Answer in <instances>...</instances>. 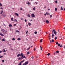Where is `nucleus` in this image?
I'll list each match as a JSON object with an SVG mask.
<instances>
[{
    "instance_id": "32",
    "label": "nucleus",
    "mask_w": 65,
    "mask_h": 65,
    "mask_svg": "<svg viewBox=\"0 0 65 65\" xmlns=\"http://www.w3.org/2000/svg\"><path fill=\"white\" fill-rule=\"evenodd\" d=\"M55 11H57V8H55Z\"/></svg>"
},
{
    "instance_id": "42",
    "label": "nucleus",
    "mask_w": 65,
    "mask_h": 65,
    "mask_svg": "<svg viewBox=\"0 0 65 65\" xmlns=\"http://www.w3.org/2000/svg\"><path fill=\"white\" fill-rule=\"evenodd\" d=\"M50 55V53H48L47 54V56H49V55Z\"/></svg>"
},
{
    "instance_id": "34",
    "label": "nucleus",
    "mask_w": 65,
    "mask_h": 65,
    "mask_svg": "<svg viewBox=\"0 0 65 65\" xmlns=\"http://www.w3.org/2000/svg\"><path fill=\"white\" fill-rule=\"evenodd\" d=\"M57 39V37H56L55 38V40H56Z\"/></svg>"
},
{
    "instance_id": "55",
    "label": "nucleus",
    "mask_w": 65,
    "mask_h": 65,
    "mask_svg": "<svg viewBox=\"0 0 65 65\" xmlns=\"http://www.w3.org/2000/svg\"><path fill=\"white\" fill-rule=\"evenodd\" d=\"M14 26H16V25H17V24H14Z\"/></svg>"
},
{
    "instance_id": "18",
    "label": "nucleus",
    "mask_w": 65,
    "mask_h": 65,
    "mask_svg": "<svg viewBox=\"0 0 65 65\" xmlns=\"http://www.w3.org/2000/svg\"><path fill=\"white\" fill-rule=\"evenodd\" d=\"M61 10H63V8L62 7H61Z\"/></svg>"
},
{
    "instance_id": "27",
    "label": "nucleus",
    "mask_w": 65,
    "mask_h": 65,
    "mask_svg": "<svg viewBox=\"0 0 65 65\" xmlns=\"http://www.w3.org/2000/svg\"><path fill=\"white\" fill-rule=\"evenodd\" d=\"M3 50H4V51H3V52H6V51L5 50V49H3Z\"/></svg>"
},
{
    "instance_id": "63",
    "label": "nucleus",
    "mask_w": 65,
    "mask_h": 65,
    "mask_svg": "<svg viewBox=\"0 0 65 65\" xmlns=\"http://www.w3.org/2000/svg\"><path fill=\"white\" fill-rule=\"evenodd\" d=\"M4 26H6V25L5 24H4Z\"/></svg>"
},
{
    "instance_id": "53",
    "label": "nucleus",
    "mask_w": 65,
    "mask_h": 65,
    "mask_svg": "<svg viewBox=\"0 0 65 65\" xmlns=\"http://www.w3.org/2000/svg\"><path fill=\"white\" fill-rule=\"evenodd\" d=\"M20 10H22V8H20Z\"/></svg>"
},
{
    "instance_id": "33",
    "label": "nucleus",
    "mask_w": 65,
    "mask_h": 65,
    "mask_svg": "<svg viewBox=\"0 0 65 65\" xmlns=\"http://www.w3.org/2000/svg\"><path fill=\"white\" fill-rule=\"evenodd\" d=\"M59 51H56V53H59Z\"/></svg>"
},
{
    "instance_id": "39",
    "label": "nucleus",
    "mask_w": 65,
    "mask_h": 65,
    "mask_svg": "<svg viewBox=\"0 0 65 65\" xmlns=\"http://www.w3.org/2000/svg\"><path fill=\"white\" fill-rule=\"evenodd\" d=\"M24 21L25 22H27V20H26V19H25Z\"/></svg>"
},
{
    "instance_id": "45",
    "label": "nucleus",
    "mask_w": 65,
    "mask_h": 65,
    "mask_svg": "<svg viewBox=\"0 0 65 65\" xmlns=\"http://www.w3.org/2000/svg\"><path fill=\"white\" fill-rule=\"evenodd\" d=\"M2 61L3 63H4V60H2Z\"/></svg>"
},
{
    "instance_id": "36",
    "label": "nucleus",
    "mask_w": 65,
    "mask_h": 65,
    "mask_svg": "<svg viewBox=\"0 0 65 65\" xmlns=\"http://www.w3.org/2000/svg\"><path fill=\"white\" fill-rule=\"evenodd\" d=\"M55 2L56 3H58V1L57 0L55 1Z\"/></svg>"
},
{
    "instance_id": "64",
    "label": "nucleus",
    "mask_w": 65,
    "mask_h": 65,
    "mask_svg": "<svg viewBox=\"0 0 65 65\" xmlns=\"http://www.w3.org/2000/svg\"><path fill=\"white\" fill-rule=\"evenodd\" d=\"M64 49H65V46L64 47Z\"/></svg>"
},
{
    "instance_id": "57",
    "label": "nucleus",
    "mask_w": 65,
    "mask_h": 65,
    "mask_svg": "<svg viewBox=\"0 0 65 65\" xmlns=\"http://www.w3.org/2000/svg\"><path fill=\"white\" fill-rule=\"evenodd\" d=\"M31 58H32V59H33V58H34V57L32 56V57H31Z\"/></svg>"
},
{
    "instance_id": "61",
    "label": "nucleus",
    "mask_w": 65,
    "mask_h": 65,
    "mask_svg": "<svg viewBox=\"0 0 65 65\" xmlns=\"http://www.w3.org/2000/svg\"><path fill=\"white\" fill-rule=\"evenodd\" d=\"M6 53H4V55H6Z\"/></svg>"
},
{
    "instance_id": "48",
    "label": "nucleus",
    "mask_w": 65,
    "mask_h": 65,
    "mask_svg": "<svg viewBox=\"0 0 65 65\" xmlns=\"http://www.w3.org/2000/svg\"><path fill=\"white\" fill-rule=\"evenodd\" d=\"M49 15L50 16V18H51V17H52V15Z\"/></svg>"
},
{
    "instance_id": "7",
    "label": "nucleus",
    "mask_w": 65,
    "mask_h": 65,
    "mask_svg": "<svg viewBox=\"0 0 65 65\" xmlns=\"http://www.w3.org/2000/svg\"><path fill=\"white\" fill-rule=\"evenodd\" d=\"M55 30L53 29V30L52 31V34H53L54 33V32H55Z\"/></svg>"
},
{
    "instance_id": "44",
    "label": "nucleus",
    "mask_w": 65,
    "mask_h": 65,
    "mask_svg": "<svg viewBox=\"0 0 65 65\" xmlns=\"http://www.w3.org/2000/svg\"><path fill=\"white\" fill-rule=\"evenodd\" d=\"M56 44H58V42H57L56 43Z\"/></svg>"
},
{
    "instance_id": "15",
    "label": "nucleus",
    "mask_w": 65,
    "mask_h": 65,
    "mask_svg": "<svg viewBox=\"0 0 65 65\" xmlns=\"http://www.w3.org/2000/svg\"><path fill=\"white\" fill-rule=\"evenodd\" d=\"M16 32H17V33H20V31H18V30H16Z\"/></svg>"
},
{
    "instance_id": "37",
    "label": "nucleus",
    "mask_w": 65,
    "mask_h": 65,
    "mask_svg": "<svg viewBox=\"0 0 65 65\" xmlns=\"http://www.w3.org/2000/svg\"><path fill=\"white\" fill-rule=\"evenodd\" d=\"M21 20H22V21H23V18H21Z\"/></svg>"
},
{
    "instance_id": "26",
    "label": "nucleus",
    "mask_w": 65,
    "mask_h": 65,
    "mask_svg": "<svg viewBox=\"0 0 65 65\" xmlns=\"http://www.w3.org/2000/svg\"><path fill=\"white\" fill-rule=\"evenodd\" d=\"M2 41H5V39H3Z\"/></svg>"
},
{
    "instance_id": "23",
    "label": "nucleus",
    "mask_w": 65,
    "mask_h": 65,
    "mask_svg": "<svg viewBox=\"0 0 65 65\" xmlns=\"http://www.w3.org/2000/svg\"><path fill=\"white\" fill-rule=\"evenodd\" d=\"M28 25L29 26H31V23H28Z\"/></svg>"
},
{
    "instance_id": "13",
    "label": "nucleus",
    "mask_w": 65,
    "mask_h": 65,
    "mask_svg": "<svg viewBox=\"0 0 65 65\" xmlns=\"http://www.w3.org/2000/svg\"><path fill=\"white\" fill-rule=\"evenodd\" d=\"M46 23L47 24H48L49 23V21L48 20H46Z\"/></svg>"
},
{
    "instance_id": "5",
    "label": "nucleus",
    "mask_w": 65,
    "mask_h": 65,
    "mask_svg": "<svg viewBox=\"0 0 65 65\" xmlns=\"http://www.w3.org/2000/svg\"><path fill=\"white\" fill-rule=\"evenodd\" d=\"M52 40H51L50 41V42H54V40L52 39Z\"/></svg>"
},
{
    "instance_id": "50",
    "label": "nucleus",
    "mask_w": 65,
    "mask_h": 65,
    "mask_svg": "<svg viewBox=\"0 0 65 65\" xmlns=\"http://www.w3.org/2000/svg\"><path fill=\"white\" fill-rule=\"evenodd\" d=\"M5 33H7V31H5Z\"/></svg>"
},
{
    "instance_id": "56",
    "label": "nucleus",
    "mask_w": 65,
    "mask_h": 65,
    "mask_svg": "<svg viewBox=\"0 0 65 65\" xmlns=\"http://www.w3.org/2000/svg\"><path fill=\"white\" fill-rule=\"evenodd\" d=\"M35 3L36 4H37V2H35Z\"/></svg>"
},
{
    "instance_id": "10",
    "label": "nucleus",
    "mask_w": 65,
    "mask_h": 65,
    "mask_svg": "<svg viewBox=\"0 0 65 65\" xmlns=\"http://www.w3.org/2000/svg\"><path fill=\"white\" fill-rule=\"evenodd\" d=\"M3 12V10H2L1 11V13H0V14H2Z\"/></svg>"
},
{
    "instance_id": "51",
    "label": "nucleus",
    "mask_w": 65,
    "mask_h": 65,
    "mask_svg": "<svg viewBox=\"0 0 65 65\" xmlns=\"http://www.w3.org/2000/svg\"><path fill=\"white\" fill-rule=\"evenodd\" d=\"M28 31H27L26 32V34H27V33H28Z\"/></svg>"
},
{
    "instance_id": "59",
    "label": "nucleus",
    "mask_w": 65,
    "mask_h": 65,
    "mask_svg": "<svg viewBox=\"0 0 65 65\" xmlns=\"http://www.w3.org/2000/svg\"><path fill=\"white\" fill-rule=\"evenodd\" d=\"M50 36H51L49 35V36H48V38H50Z\"/></svg>"
},
{
    "instance_id": "54",
    "label": "nucleus",
    "mask_w": 65,
    "mask_h": 65,
    "mask_svg": "<svg viewBox=\"0 0 65 65\" xmlns=\"http://www.w3.org/2000/svg\"><path fill=\"white\" fill-rule=\"evenodd\" d=\"M2 51H0V53H2Z\"/></svg>"
},
{
    "instance_id": "11",
    "label": "nucleus",
    "mask_w": 65,
    "mask_h": 65,
    "mask_svg": "<svg viewBox=\"0 0 65 65\" xmlns=\"http://www.w3.org/2000/svg\"><path fill=\"white\" fill-rule=\"evenodd\" d=\"M9 27H12V25H11V24H10L9 25Z\"/></svg>"
},
{
    "instance_id": "30",
    "label": "nucleus",
    "mask_w": 65,
    "mask_h": 65,
    "mask_svg": "<svg viewBox=\"0 0 65 65\" xmlns=\"http://www.w3.org/2000/svg\"><path fill=\"white\" fill-rule=\"evenodd\" d=\"M11 21H13V18H11Z\"/></svg>"
},
{
    "instance_id": "19",
    "label": "nucleus",
    "mask_w": 65,
    "mask_h": 65,
    "mask_svg": "<svg viewBox=\"0 0 65 65\" xmlns=\"http://www.w3.org/2000/svg\"><path fill=\"white\" fill-rule=\"evenodd\" d=\"M18 40H21V38H18Z\"/></svg>"
},
{
    "instance_id": "20",
    "label": "nucleus",
    "mask_w": 65,
    "mask_h": 65,
    "mask_svg": "<svg viewBox=\"0 0 65 65\" xmlns=\"http://www.w3.org/2000/svg\"><path fill=\"white\" fill-rule=\"evenodd\" d=\"M54 35L53 34H52V38H54Z\"/></svg>"
},
{
    "instance_id": "14",
    "label": "nucleus",
    "mask_w": 65,
    "mask_h": 65,
    "mask_svg": "<svg viewBox=\"0 0 65 65\" xmlns=\"http://www.w3.org/2000/svg\"><path fill=\"white\" fill-rule=\"evenodd\" d=\"M13 21L14 22H18L17 20L16 19H15Z\"/></svg>"
},
{
    "instance_id": "24",
    "label": "nucleus",
    "mask_w": 65,
    "mask_h": 65,
    "mask_svg": "<svg viewBox=\"0 0 65 65\" xmlns=\"http://www.w3.org/2000/svg\"><path fill=\"white\" fill-rule=\"evenodd\" d=\"M28 17H29V18H31V16H30V15L28 14Z\"/></svg>"
},
{
    "instance_id": "21",
    "label": "nucleus",
    "mask_w": 65,
    "mask_h": 65,
    "mask_svg": "<svg viewBox=\"0 0 65 65\" xmlns=\"http://www.w3.org/2000/svg\"><path fill=\"white\" fill-rule=\"evenodd\" d=\"M33 10H35V8L34 7L33 8Z\"/></svg>"
},
{
    "instance_id": "46",
    "label": "nucleus",
    "mask_w": 65,
    "mask_h": 65,
    "mask_svg": "<svg viewBox=\"0 0 65 65\" xmlns=\"http://www.w3.org/2000/svg\"><path fill=\"white\" fill-rule=\"evenodd\" d=\"M60 44H58V46H60Z\"/></svg>"
},
{
    "instance_id": "1",
    "label": "nucleus",
    "mask_w": 65,
    "mask_h": 65,
    "mask_svg": "<svg viewBox=\"0 0 65 65\" xmlns=\"http://www.w3.org/2000/svg\"><path fill=\"white\" fill-rule=\"evenodd\" d=\"M29 64V62L28 61L26 62L25 63L23 64V65H28Z\"/></svg>"
},
{
    "instance_id": "16",
    "label": "nucleus",
    "mask_w": 65,
    "mask_h": 65,
    "mask_svg": "<svg viewBox=\"0 0 65 65\" xmlns=\"http://www.w3.org/2000/svg\"><path fill=\"white\" fill-rule=\"evenodd\" d=\"M1 31L2 32H4L5 31V30L3 29H1Z\"/></svg>"
},
{
    "instance_id": "40",
    "label": "nucleus",
    "mask_w": 65,
    "mask_h": 65,
    "mask_svg": "<svg viewBox=\"0 0 65 65\" xmlns=\"http://www.w3.org/2000/svg\"><path fill=\"white\" fill-rule=\"evenodd\" d=\"M3 57V56H0V58H1Z\"/></svg>"
},
{
    "instance_id": "31",
    "label": "nucleus",
    "mask_w": 65,
    "mask_h": 65,
    "mask_svg": "<svg viewBox=\"0 0 65 65\" xmlns=\"http://www.w3.org/2000/svg\"><path fill=\"white\" fill-rule=\"evenodd\" d=\"M28 4V5H30V2H28L27 3Z\"/></svg>"
},
{
    "instance_id": "58",
    "label": "nucleus",
    "mask_w": 65,
    "mask_h": 65,
    "mask_svg": "<svg viewBox=\"0 0 65 65\" xmlns=\"http://www.w3.org/2000/svg\"><path fill=\"white\" fill-rule=\"evenodd\" d=\"M40 47L41 48H42V47H41V46H40Z\"/></svg>"
},
{
    "instance_id": "29",
    "label": "nucleus",
    "mask_w": 65,
    "mask_h": 65,
    "mask_svg": "<svg viewBox=\"0 0 65 65\" xmlns=\"http://www.w3.org/2000/svg\"><path fill=\"white\" fill-rule=\"evenodd\" d=\"M25 60H23L22 61H21V62H20V63H23V62H24Z\"/></svg>"
},
{
    "instance_id": "35",
    "label": "nucleus",
    "mask_w": 65,
    "mask_h": 65,
    "mask_svg": "<svg viewBox=\"0 0 65 65\" xmlns=\"http://www.w3.org/2000/svg\"><path fill=\"white\" fill-rule=\"evenodd\" d=\"M4 17H6V15L4 14Z\"/></svg>"
},
{
    "instance_id": "60",
    "label": "nucleus",
    "mask_w": 65,
    "mask_h": 65,
    "mask_svg": "<svg viewBox=\"0 0 65 65\" xmlns=\"http://www.w3.org/2000/svg\"><path fill=\"white\" fill-rule=\"evenodd\" d=\"M34 51H35V48L34 49Z\"/></svg>"
},
{
    "instance_id": "8",
    "label": "nucleus",
    "mask_w": 65,
    "mask_h": 65,
    "mask_svg": "<svg viewBox=\"0 0 65 65\" xmlns=\"http://www.w3.org/2000/svg\"><path fill=\"white\" fill-rule=\"evenodd\" d=\"M0 35L1 36H4V35L3 34H2L1 33H0Z\"/></svg>"
},
{
    "instance_id": "47",
    "label": "nucleus",
    "mask_w": 65,
    "mask_h": 65,
    "mask_svg": "<svg viewBox=\"0 0 65 65\" xmlns=\"http://www.w3.org/2000/svg\"><path fill=\"white\" fill-rule=\"evenodd\" d=\"M46 14H47V15H48L49 14L47 12L46 13Z\"/></svg>"
},
{
    "instance_id": "52",
    "label": "nucleus",
    "mask_w": 65,
    "mask_h": 65,
    "mask_svg": "<svg viewBox=\"0 0 65 65\" xmlns=\"http://www.w3.org/2000/svg\"><path fill=\"white\" fill-rule=\"evenodd\" d=\"M21 63H20L18 65H21Z\"/></svg>"
},
{
    "instance_id": "4",
    "label": "nucleus",
    "mask_w": 65,
    "mask_h": 65,
    "mask_svg": "<svg viewBox=\"0 0 65 65\" xmlns=\"http://www.w3.org/2000/svg\"><path fill=\"white\" fill-rule=\"evenodd\" d=\"M31 17L32 18L33 17V18H34L35 17V15H34V14H31Z\"/></svg>"
},
{
    "instance_id": "49",
    "label": "nucleus",
    "mask_w": 65,
    "mask_h": 65,
    "mask_svg": "<svg viewBox=\"0 0 65 65\" xmlns=\"http://www.w3.org/2000/svg\"><path fill=\"white\" fill-rule=\"evenodd\" d=\"M0 6H2V5L1 3H0Z\"/></svg>"
},
{
    "instance_id": "3",
    "label": "nucleus",
    "mask_w": 65,
    "mask_h": 65,
    "mask_svg": "<svg viewBox=\"0 0 65 65\" xmlns=\"http://www.w3.org/2000/svg\"><path fill=\"white\" fill-rule=\"evenodd\" d=\"M23 53H21L20 54H19V56L20 57L21 56V57H23Z\"/></svg>"
},
{
    "instance_id": "28",
    "label": "nucleus",
    "mask_w": 65,
    "mask_h": 65,
    "mask_svg": "<svg viewBox=\"0 0 65 65\" xmlns=\"http://www.w3.org/2000/svg\"><path fill=\"white\" fill-rule=\"evenodd\" d=\"M12 40H15V39L14 38H13L12 39Z\"/></svg>"
},
{
    "instance_id": "17",
    "label": "nucleus",
    "mask_w": 65,
    "mask_h": 65,
    "mask_svg": "<svg viewBox=\"0 0 65 65\" xmlns=\"http://www.w3.org/2000/svg\"><path fill=\"white\" fill-rule=\"evenodd\" d=\"M15 14L16 15L17 17H18V16H19V15L17 13H16Z\"/></svg>"
},
{
    "instance_id": "22",
    "label": "nucleus",
    "mask_w": 65,
    "mask_h": 65,
    "mask_svg": "<svg viewBox=\"0 0 65 65\" xmlns=\"http://www.w3.org/2000/svg\"><path fill=\"white\" fill-rule=\"evenodd\" d=\"M27 55H29V52H27Z\"/></svg>"
},
{
    "instance_id": "9",
    "label": "nucleus",
    "mask_w": 65,
    "mask_h": 65,
    "mask_svg": "<svg viewBox=\"0 0 65 65\" xmlns=\"http://www.w3.org/2000/svg\"><path fill=\"white\" fill-rule=\"evenodd\" d=\"M23 59H26V57H25V56H24V55L23 56Z\"/></svg>"
},
{
    "instance_id": "6",
    "label": "nucleus",
    "mask_w": 65,
    "mask_h": 65,
    "mask_svg": "<svg viewBox=\"0 0 65 65\" xmlns=\"http://www.w3.org/2000/svg\"><path fill=\"white\" fill-rule=\"evenodd\" d=\"M56 33H57V32L56 30L55 31H54V34H55V35H56Z\"/></svg>"
},
{
    "instance_id": "62",
    "label": "nucleus",
    "mask_w": 65,
    "mask_h": 65,
    "mask_svg": "<svg viewBox=\"0 0 65 65\" xmlns=\"http://www.w3.org/2000/svg\"><path fill=\"white\" fill-rule=\"evenodd\" d=\"M10 31H11V29H10Z\"/></svg>"
},
{
    "instance_id": "38",
    "label": "nucleus",
    "mask_w": 65,
    "mask_h": 65,
    "mask_svg": "<svg viewBox=\"0 0 65 65\" xmlns=\"http://www.w3.org/2000/svg\"><path fill=\"white\" fill-rule=\"evenodd\" d=\"M62 45H60V47H62Z\"/></svg>"
},
{
    "instance_id": "43",
    "label": "nucleus",
    "mask_w": 65,
    "mask_h": 65,
    "mask_svg": "<svg viewBox=\"0 0 65 65\" xmlns=\"http://www.w3.org/2000/svg\"><path fill=\"white\" fill-rule=\"evenodd\" d=\"M42 39H41L40 41V42H42Z\"/></svg>"
},
{
    "instance_id": "41",
    "label": "nucleus",
    "mask_w": 65,
    "mask_h": 65,
    "mask_svg": "<svg viewBox=\"0 0 65 65\" xmlns=\"http://www.w3.org/2000/svg\"><path fill=\"white\" fill-rule=\"evenodd\" d=\"M34 33H35V34H37V32H36V31H35Z\"/></svg>"
},
{
    "instance_id": "25",
    "label": "nucleus",
    "mask_w": 65,
    "mask_h": 65,
    "mask_svg": "<svg viewBox=\"0 0 65 65\" xmlns=\"http://www.w3.org/2000/svg\"><path fill=\"white\" fill-rule=\"evenodd\" d=\"M31 48V47H29L28 48H27L26 50H29V49Z\"/></svg>"
},
{
    "instance_id": "12",
    "label": "nucleus",
    "mask_w": 65,
    "mask_h": 65,
    "mask_svg": "<svg viewBox=\"0 0 65 65\" xmlns=\"http://www.w3.org/2000/svg\"><path fill=\"white\" fill-rule=\"evenodd\" d=\"M17 57H20V54H18L17 55Z\"/></svg>"
},
{
    "instance_id": "2",
    "label": "nucleus",
    "mask_w": 65,
    "mask_h": 65,
    "mask_svg": "<svg viewBox=\"0 0 65 65\" xmlns=\"http://www.w3.org/2000/svg\"><path fill=\"white\" fill-rule=\"evenodd\" d=\"M23 57L22 56L21 57H19L18 59V60H22V59H23Z\"/></svg>"
}]
</instances>
